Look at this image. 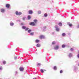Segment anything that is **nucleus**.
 Listing matches in <instances>:
<instances>
[{"instance_id": "nucleus-1", "label": "nucleus", "mask_w": 79, "mask_h": 79, "mask_svg": "<svg viewBox=\"0 0 79 79\" xmlns=\"http://www.w3.org/2000/svg\"><path fill=\"white\" fill-rule=\"evenodd\" d=\"M15 14L16 15H20L21 14H22V13L21 12H18L17 11H16L15 12Z\"/></svg>"}, {"instance_id": "nucleus-2", "label": "nucleus", "mask_w": 79, "mask_h": 79, "mask_svg": "<svg viewBox=\"0 0 79 79\" xmlns=\"http://www.w3.org/2000/svg\"><path fill=\"white\" fill-rule=\"evenodd\" d=\"M55 28L56 29V31H57V32H58L59 31H60V28H58V26H55Z\"/></svg>"}, {"instance_id": "nucleus-3", "label": "nucleus", "mask_w": 79, "mask_h": 79, "mask_svg": "<svg viewBox=\"0 0 79 79\" xmlns=\"http://www.w3.org/2000/svg\"><path fill=\"white\" fill-rule=\"evenodd\" d=\"M68 56H69V58H71V57H72V56H73V54L71 53H69L68 55Z\"/></svg>"}, {"instance_id": "nucleus-4", "label": "nucleus", "mask_w": 79, "mask_h": 79, "mask_svg": "<svg viewBox=\"0 0 79 79\" xmlns=\"http://www.w3.org/2000/svg\"><path fill=\"white\" fill-rule=\"evenodd\" d=\"M30 25H31V26H35V23L34 22H31L30 23Z\"/></svg>"}, {"instance_id": "nucleus-5", "label": "nucleus", "mask_w": 79, "mask_h": 79, "mask_svg": "<svg viewBox=\"0 0 79 79\" xmlns=\"http://www.w3.org/2000/svg\"><path fill=\"white\" fill-rule=\"evenodd\" d=\"M59 48V46H58V45H56L55 47L54 48V49H55V50H58Z\"/></svg>"}, {"instance_id": "nucleus-6", "label": "nucleus", "mask_w": 79, "mask_h": 79, "mask_svg": "<svg viewBox=\"0 0 79 79\" xmlns=\"http://www.w3.org/2000/svg\"><path fill=\"white\" fill-rule=\"evenodd\" d=\"M33 13V11L32 10H30L29 11V13L30 15H32Z\"/></svg>"}, {"instance_id": "nucleus-7", "label": "nucleus", "mask_w": 79, "mask_h": 79, "mask_svg": "<svg viewBox=\"0 0 79 79\" xmlns=\"http://www.w3.org/2000/svg\"><path fill=\"white\" fill-rule=\"evenodd\" d=\"M5 11V10L4 9H1V13H4Z\"/></svg>"}, {"instance_id": "nucleus-8", "label": "nucleus", "mask_w": 79, "mask_h": 79, "mask_svg": "<svg viewBox=\"0 0 79 79\" xmlns=\"http://www.w3.org/2000/svg\"><path fill=\"white\" fill-rule=\"evenodd\" d=\"M19 70L20 71H23L24 70V68L23 67H20L19 68Z\"/></svg>"}, {"instance_id": "nucleus-9", "label": "nucleus", "mask_w": 79, "mask_h": 79, "mask_svg": "<svg viewBox=\"0 0 79 79\" xmlns=\"http://www.w3.org/2000/svg\"><path fill=\"white\" fill-rule=\"evenodd\" d=\"M10 25L11 26H14V23L11 22L10 23Z\"/></svg>"}, {"instance_id": "nucleus-10", "label": "nucleus", "mask_w": 79, "mask_h": 79, "mask_svg": "<svg viewBox=\"0 0 79 79\" xmlns=\"http://www.w3.org/2000/svg\"><path fill=\"white\" fill-rule=\"evenodd\" d=\"M40 39H44L45 38V36L43 35H41L40 36Z\"/></svg>"}, {"instance_id": "nucleus-11", "label": "nucleus", "mask_w": 79, "mask_h": 79, "mask_svg": "<svg viewBox=\"0 0 79 79\" xmlns=\"http://www.w3.org/2000/svg\"><path fill=\"white\" fill-rule=\"evenodd\" d=\"M10 4H6V6L7 8H10Z\"/></svg>"}, {"instance_id": "nucleus-12", "label": "nucleus", "mask_w": 79, "mask_h": 79, "mask_svg": "<svg viewBox=\"0 0 79 79\" xmlns=\"http://www.w3.org/2000/svg\"><path fill=\"white\" fill-rule=\"evenodd\" d=\"M34 23H35V24H37V23L38 21L37 19H35L34 20Z\"/></svg>"}, {"instance_id": "nucleus-13", "label": "nucleus", "mask_w": 79, "mask_h": 79, "mask_svg": "<svg viewBox=\"0 0 79 79\" xmlns=\"http://www.w3.org/2000/svg\"><path fill=\"white\" fill-rule=\"evenodd\" d=\"M26 28V26H23L22 27V29H25Z\"/></svg>"}, {"instance_id": "nucleus-14", "label": "nucleus", "mask_w": 79, "mask_h": 79, "mask_svg": "<svg viewBox=\"0 0 79 79\" xmlns=\"http://www.w3.org/2000/svg\"><path fill=\"white\" fill-rule=\"evenodd\" d=\"M36 47H40V45L39 44H37L36 45Z\"/></svg>"}, {"instance_id": "nucleus-15", "label": "nucleus", "mask_w": 79, "mask_h": 79, "mask_svg": "<svg viewBox=\"0 0 79 79\" xmlns=\"http://www.w3.org/2000/svg\"><path fill=\"white\" fill-rule=\"evenodd\" d=\"M59 25L60 26H62V23H61V22L59 23Z\"/></svg>"}, {"instance_id": "nucleus-16", "label": "nucleus", "mask_w": 79, "mask_h": 79, "mask_svg": "<svg viewBox=\"0 0 79 79\" xmlns=\"http://www.w3.org/2000/svg\"><path fill=\"white\" fill-rule=\"evenodd\" d=\"M62 36H63V37H64L66 35V34H65L64 33H63L62 34Z\"/></svg>"}, {"instance_id": "nucleus-17", "label": "nucleus", "mask_w": 79, "mask_h": 79, "mask_svg": "<svg viewBox=\"0 0 79 79\" xmlns=\"http://www.w3.org/2000/svg\"><path fill=\"white\" fill-rule=\"evenodd\" d=\"M32 31V30H28V33H30V32H31Z\"/></svg>"}, {"instance_id": "nucleus-18", "label": "nucleus", "mask_w": 79, "mask_h": 79, "mask_svg": "<svg viewBox=\"0 0 79 79\" xmlns=\"http://www.w3.org/2000/svg\"><path fill=\"white\" fill-rule=\"evenodd\" d=\"M27 18L28 19H31V16H30V15H28Z\"/></svg>"}, {"instance_id": "nucleus-19", "label": "nucleus", "mask_w": 79, "mask_h": 79, "mask_svg": "<svg viewBox=\"0 0 79 79\" xmlns=\"http://www.w3.org/2000/svg\"><path fill=\"white\" fill-rule=\"evenodd\" d=\"M39 42V40H35V42H36V43H38V42Z\"/></svg>"}, {"instance_id": "nucleus-20", "label": "nucleus", "mask_w": 79, "mask_h": 79, "mask_svg": "<svg viewBox=\"0 0 79 79\" xmlns=\"http://www.w3.org/2000/svg\"><path fill=\"white\" fill-rule=\"evenodd\" d=\"M54 70H56V66H54Z\"/></svg>"}, {"instance_id": "nucleus-21", "label": "nucleus", "mask_w": 79, "mask_h": 79, "mask_svg": "<svg viewBox=\"0 0 79 79\" xmlns=\"http://www.w3.org/2000/svg\"><path fill=\"white\" fill-rule=\"evenodd\" d=\"M3 64H6V61H3Z\"/></svg>"}, {"instance_id": "nucleus-22", "label": "nucleus", "mask_w": 79, "mask_h": 79, "mask_svg": "<svg viewBox=\"0 0 79 79\" xmlns=\"http://www.w3.org/2000/svg\"><path fill=\"white\" fill-rule=\"evenodd\" d=\"M65 45L63 44L62 46V48H64V47H65Z\"/></svg>"}, {"instance_id": "nucleus-23", "label": "nucleus", "mask_w": 79, "mask_h": 79, "mask_svg": "<svg viewBox=\"0 0 79 79\" xmlns=\"http://www.w3.org/2000/svg\"><path fill=\"white\" fill-rule=\"evenodd\" d=\"M31 35H34V32H32L30 34Z\"/></svg>"}, {"instance_id": "nucleus-24", "label": "nucleus", "mask_w": 79, "mask_h": 79, "mask_svg": "<svg viewBox=\"0 0 79 79\" xmlns=\"http://www.w3.org/2000/svg\"><path fill=\"white\" fill-rule=\"evenodd\" d=\"M44 17H47V14H45L44 15Z\"/></svg>"}, {"instance_id": "nucleus-25", "label": "nucleus", "mask_w": 79, "mask_h": 79, "mask_svg": "<svg viewBox=\"0 0 79 79\" xmlns=\"http://www.w3.org/2000/svg\"><path fill=\"white\" fill-rule=\"evenodd\" d=\"M43 28H44L43 31H45V29H46V26H44V27H43Z\"/></svg>"}, {"instance_id": "nucleus-26", "label": "nucleus", "mask_w": 79, "mask_h": 79, "mask_svg": "<svg viewBox=\"0 0 79 79\" xmlns=\"http://www.w3.org/2000/svg\"><path fill=\"white\" fill-rule=\"evenodd\" d=\"M38 14H40L41 13V11L40 10H39L38 11Z\"/></svg>"}, {"instance_id": "nucleus-27", "label": "nucleus", "mask_w": 79, "mask_h": 79, "mask_svg": "<svg viewBox=\"0 0 79 79\" xmlns=\"http://www.w3.org/2000/svg\"><path fill=\"white\" fill-rule=\"evenodd\" d=\"M25 19H26V17H24L23 18V19L24 21L25 20Z\"/></svg>"}, {"instance_id": "nucleus-28", "label": "nucleus", "mask_w": 79, "mask_h": 79, "mask_svg": "<svg viewBox=\"0 0 79 79\" xmlns=\"http://www.w3.org/2000/svg\"><path fill=\"white\" fill-rule=\"evenodd\" d=\"M28 29H29V28L27 27V28H25V31H27V30H28Z\"/></svg>"}, {"instance_id": "nucleus-29", "label": "nucleus", "mask_w": 79, "mask_h": 79, "mask_svg": "<svg viewBox=\"0 0 79 79\" xmlns=\"http://www.w3.org/2000/svg\"><path fill=\"white\" fill-rule=\"evenodd\" d=\"M41 73H44V70L42 69H41V70H40Z\"/></svg>"}, {"instance_id": "nucleus-30", "label": "nucleus", "mask_w": 79, "mask_h": 79, "mask_svg": "<svg viewBox=\"0 0 79 79\" xmlns=\"http://www.w3.org/2000/svg\"><path fill=\"white\" fill-rule=\"evenodd\" d=\"M69 26L70 27H71L72 26V24H69Z\"/></svg>"}, {"instance_id": "nucleus-31", "label": "nucleus", "mask_w": 79, "mask_h": 79, "mask_svg": "<svg viewBox=\"0 0 79 79\" xmlns=\"http://www.w3.org/2000/svg\"><path fill=\"white\" fill-rule=\"evenodd\" d=\"M55 44V41H53L52 42V44Z\"/></svg>"}, {"instance_id": "nucleus-32", "label": "nucleus", "mask_w": 79, "mask_h": 79, "mask_svg": "<svg viewBox=\"0 0 79 79\" xmlns=\"http://www.w3.org/2000/svg\"><path fill=\"white\" fill-rule=\"evenodd\" d=\"M17 58V56H15V57H14V59L15 60H16Z\"/></svg>"}, {"instance_id": "nucleus-33", "label": "nucleus", "mask_w": 79, "mask_h": 79, "mask_svg": "<svg viewBox=\"0 0 79 79\" xmlns=\"http://www.w3.org/2000/svg\"><path fill=\"white\" fill-rule=\"evenodd\" d=\"M37 65H38L39 66H40V65H41V64L40 63H38V64Z\"/></svg>"}, {"instance_id": "nucleus-34", "label": "nucleus", "mask_w": 79, "mask_h": 79, "mask_svg": "<svg viewBox=\"0 0 79 79\" xmlns=\"http://www.w3.org/2000/svg\"><path fill=\"white\" fill-rule=\"evenodd\" d=\"M63 73V71L62 70H60V73Z\"/></svg>"}, {"instance_id": "nucleus-35", "label": "nucleus", "mask_w": 79, "mask_h": 79, "mask_svg": "<svg viewBox=\"0 0 79 79\" xmlns=\"http://www.w3.org/2000/svg\"><path fill=\"white\" fill-rule=\"evenodd\" d=\"M70 50L71 51H73V50H74V49H73L72 48H71L70 49Z\"/></svg>"}, {"instance_id": "nucleus-36", "label": "nucleus", "mask_w": 79, "mask_h": 79, "mask_svg": "<svg viewBox=\"0 0 79 79\" xmlns=\"http://www.w3.org/2000/svg\"><path fill=\"white\" fill-rule=\"evenodd\" d=\"M2 67H0V70H2Z\"/></svg>"}, {"instance_id": "nucleus-37", "label": "nucleus", "mask_w": 79, "mask_h": 79, "mask_svg": "<svg viewBox=\"0 0 79 79\" xmlns=\"http://www.w3.org/2000/svg\"><path fill=\"white\" fill-rule=\"evenodd\" d=\"M77 57L79 58V54L77 55Z\"/></svg>"}, {"instance_id": "nucleus-38", "label": "nucleus", "mask_w": 79, "mask_h": 79, "mask_svg": "<svg viewBox=\"0 0 79 79\" xmlns=\"http://www.w3.org/2000/svg\"><path fill=\"white\" fill-rule=\"evenodd\" d=\"M77 28H79V25H78L77 26Z\"/></svg>"}, {"instance_id": "nucleus-39", "label": "nucleus", "mask_w": 79, "mask_h": 79, "mask_svg": "<svg viewBox=\"0 0 79 79\" xmlns=\"http://www.w3.org/2000/svg\"><path fill=\"white\" fill-rule=\"evenodd\" d=\"M17 71L15 72V73L17 74Z\"/></svg>"}, {"instance_id": "nucleus-40", "label": "nucleus", "mask_w": 79, "mask_h": 79, "mask_svg": "<svg viewBox=\"0 0 79 79\" xmlns=\"http://www.w3.org/2000/svg\"><path fill=\"white\" fill-rule=\"evenodd\" d=\"M33 79H36L35 78H34Z\"/></svg>"}, {"instance_id": "nucleus-41", "label": "nucleus", "mask_w": 79, "mask_h": 79, "mask_svg": "<svg viewBox=\"0 0 79 79\" xmlns=\"http://www.w3.org/2000/svg\"><path fill=\"white\" fill-rule=\"evenodd\" d=\"M21 24H23V23H21Z\"/></svg>"}]
</instances>
